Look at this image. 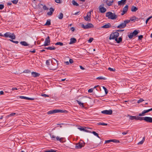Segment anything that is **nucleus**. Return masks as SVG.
<instances>
[{
	"label": "nucleus",
	"instance_id": "nucleus-50",
	"mask_svg": "<svg viewBox=\"0 0 152 152\" xmlns=\"http://www.w3.org/2000/svg\"><path fill=\"white\" fill-rule=\"evenodd\" d=\"M43 8L44 10H48V8L45 5L43 6Z\"/></svg>",
	"mask_w": 152,
	"mask_h": 152
},
{
	"label": "nucleus",
	"instance_id": "nucleus-25",
	"mask_svg": "<svg viewBox=\"0 0 152 152\" xmlns=\"http://www.w3.org/2000/svg\"><path fill=\"white\" fill-rule=\"evenodd\" d=\"M139 32V31H137L135 30L133 32H132V33L133 34V36H134L137 35L138 33Z\"/></svg>",
	"mask_w": 152,
	"mask_h": 152
},
{
	"label": "nucleus",
	"instance_id": "nucleus-13",
	"mask_svg": "<svg viewBox=\"0 0 152 152\" xmlns=\"http://www.w3.org/2000/svg\"><path fill=\"white\" fill-rule=\"evenodd\" d=\"M112 26L110 23H108L107 24L103 25L101 27L102 28H108L111 27Z\"/></svg>",
	"mask_w": 152,
	"mask_h": 152
},
{
	"label": "nucleus",
	"instance_id": "nucleus-49",
	"mask_svg": "<svg viewBox=\"0 0 152 152\" xmlns=\"http://www.w3.org/2000/svg\"><path fill=\"white\" fill-rule=\"evenodd\" d=\"M94 39L93 38L91 37L89 38V39L88 40V41L89 43H91L93 40Z\"/></svg>",
	"mask_w": 152,
	"mask_h": 152
},
{
	"label": "nucleus",
	"instance_id": "nucleus-22",
	"mask_svg": "<svg viewBox=\"0 0 152 152\" xmlns=\"http://www.w3.org/2000/svg\"><path fill=\"white\" fill-rule=\"evenodd\" d=\"M138 10L137 8L136 7H135L134 6H132V7L131 10L132 12H135Z\"/></svg>",
	"mask_w": 152,
	"mask_h": 152
},
{
	"label": "nucleus",
	"instance_id": "nucleus-9",
	"mask_svg": "<svg viewBox=\"0 0 152 152\" xmlns=\"http://www.w3.org/2000/svg\"><path fill=\"white\" fill-rule=\"evenodd\" d=\"M104 4H102V5H100L99 7V10L101 13L105 12L106 11V9L105 7H102V6H104Z\"/></svg>",
	"mask_w": 152,
	"mask_h": 152
},
{
	"label": "nucleus",
	"instance_id": "nucleus-14",
	"mask_svg": "<svg viewBox=\"0 0 152 152\" xmlns=\"http://www.w3.org/2000/svg\"><path fill=\"white\" fill-rule=\"evenodd\" d=\"M19 98L21 99H25L29 100H33L35 99L34 98H29V97H28L23 96H19Z\"/></svg>",
	"mask_w": 152,
	"mask_h": 152
},
{
	"label": "nucleus",
	"instance_id": "nucleus-30",
	"mask_svg": "<svg viewBox=\"0 0 152 152\" xmlns=\"http://www.w3.org/2000/svg\"><path fill=\"white\" fill-rule=\"evenodd\" d=\"M11 34L10 32H7L4 34V36L6 37H9Z\"/></svg>",
	"mask_w": 152,
	"mask_h": 152
},
{
	"label": "nucleus",
	"instance_id": "nucleus-7",
	"mask_svg": "<svg viewBox=\"0 0 152 152\" xmlns=\"http://www.w3.org/2000/svg\"><path fill=\"white\" fill-rule=\"evenodd\" d=\"M91 15V12H88L87 13V16L86 17H84L85 20L87 21H90Z\"/></svg>",
	"mask_w": 152,
	"mask_h": 152
},
{
	"label": "nucleus",
	"instance_id": "nucleus-31",
	"mask_svg": "<svg viewBox=\"0 0 152 152\" xmlns=\"http://www.w3.org/2000/svg\"><path fill=\"white\" fill-rule=\"evenodd\" d=\"M50 24V19H48L47 20V22L45 25L46 26H49Z\"/></svg>",
	"mask_w": 152,
	"mask_h": 152
},
{
	"label": "nucleus",
	"instance_id": "nucleus-17",
	"mask_svg": "<svg viewBox=\"0 0 152 152\" xmlns=\"http://www.w3.org/2000/svg\"><path fill=\"white\" fill-rule=\"evenodd\" d=\"M126 0H121V1H118V5H124L126 3Z\"/></svg>",
	"mask_w": 152,
	"mask_h": 152
},
{
	"label": "nucleus",
	"instance_id": "nucleus-28",
	"mask_svg": "<svg viewBox=\"0 0 152 152\" xmlns=\"http://www.w3.org/2000/svg\"><path fill=\"white\" fill-rule=\"evenodd\" d=\"M9 37L12 39H14L15 38V36L14 34H11Z\"/></svg>",
	"mask_w": 152,
	"mask_h": 152
},
{
	"label": "nucleus",
	"instance_id": "nucleus-33",
	"mask_svg": "<svg viewBox=\"0 0 152 152\" xmlns=\"http://www.w3.org/2000/svg\"><path fill=\"white\" fill-rule=\"evenodd\" d=\"M145 119V117H137V120H139V121H142L143 120H144Z\"/></svg>",
	"mask_w": 152,
	"mask_h": 152
},
{
	"label": "nucleus",
	"instance_id": "nucleus-10",
	"mask_svg": "<svg viewBox=\"0 0 152 152\" xmlns=\"http://www.w3.org/2000/svg\"><path fill=\"white\" fill-rule=\"evenodd\" d=\"M111 142H113L115 143H119L120 141L119 140H109L105 141V143H108Z\"/></svg>",
	"mask_w": 152,
	"mask_h": 152
},
{
	"label": "nucleus",
	"instance_id": "nucleus-35",
	"mask_svg": "<svg viewBox=\"0 0 152 152\" xmlns=\"http://www.w3.org/2000/svg\"><path fill=\"white\" fill-rule=\"evenodd\" d=\"M63 17V14L61 12L60 13L59 15H58V18L60 19H62Z\"/></svg>",
	"mask_w": 152,
	"mask_h": 152
},
{
	"label": "nucleus",
	"instance_id": "nucleus-16",
	"mask_svg": "<svg viewBox=\"0 0 152 152\" xmlns=\"http://www.w3.org/2000/svg\"><path fill=\"white\" fill-rule=\"evenodd\" d=\"M126 26L125 23H124V22H123L118 25L117 26V28H124Z\"/></svg>",
	"mask_w": 152,
	"mask_h": 152
},
{
	"label": "nucleus",
	"instance_id": "nucleus-53",
	"mask_svg": "<svg viewBox=\"0 0 152 152\" xmlns=\"http://www.w3.org/2000/svg\"><path fill=\"white\" fill-rule=\"evenodd\" d=\"M152 17V16H150V17H149V18H148L146 20V22H145V23H146L147 24V23L148 22V21L149 20L151 19V18Z\"/></svg>",
	"mask_w": 152,
	"mask_h": 152
},
{
	"label": "nucleus",
	"instance_id": "nucleus-36",
	"mask_svg": "<svg viewBox=\"0 0 152 152\" xmlns=\"http://www.w3.org/2000/svg\"><path fill=\"white\" fill-rule=\"evenodd\" d=\"M55 45H59L60 46H63L64 44L62 42H58L55 44Z\"/></svg>",
	"mask_w": 152,
	"mask_h": 152
},
{
	"label": "nucleus",
	"instance_id": "nucleus-5",
	"mask_svg": "<svg viewBox=\"0 0 152 152\" xmlns=\"http://www.w3.org/2000/svg\"><path fill=\"white\" fill-rule=\"evenodd\" d=\"M50 37L49 36H48L45 39L44 44L42 46H45L49 45L50 44Z\"/></svg>",
	"mask_w": 152,
	"mask_h": 152
},
{
	"label": "nucleus",
	"instance_id": "nucleus-32",
	"mask_svg": "<svg viewBox=\"0 0 152 152\" xmlns=\"http://www.w3.org/2000/svg\"><path fill=\"white\" fill-rule=\"evenodd\" d=\"M63 139V138L61 137V138H60L59 137L57 136L56 137V139L58 140L60 142H62V140Z\"/></svg>",
	"mask_w": 152,
	"mask_h": 152
},
{
	"label": "nucleus",
	"instance_id": "nucleus-46",
	"mask_svg": "<svg viewBox=\"0 0 152 152\" xmlns=\"http://www.w3.org/2000/svg\"><path fill=\"white\" fill-rule=\"evenodd\" d=\"M130 21V20H124V23H125V25L126 26V24H127L128 23H129Z\"/></svg>",
	"mask_w": 152,
	"mask_h": 152
},
{
	"label": "nucleus",
	"instance_id": "nucleus-39",
	"mask_svg": "<svg viewBox=\"0 0 152 152\" xmlns=\"http://www.w3.org/2000/svg\"><path fill=\"white\" fill-rule=\"evenodd\" d=\"M56 150H53L52 149H50L49 150L45 151L44 152H56Z\"/></svg>",
	"mask_w": 152,
	"mask_h": 152
},
{
	"label": "nucleus",
	"instance_id": "nucleus-11",
	"mask_svg": "<svg viewBox=\"0 0 152 152\" xmlns=\"http://www.w3.org/2000/svg\"><path fill=\"white\" fill-rule=\"evenodd\" d=\"M144 121L147 122L152 123V118L149 117H145Z\"/></svg>",
	"mask_w": 152,
	"mask_h": 152
},
{
	"label": "nucleus",
	"instance_id": "nucleus-1",
	"mask_svg": "<svg viewBox=\"0 0 152 152\" xmlns=\"http://www.w3.org/2000/svg\"><path fill=\"white\" fill-rule=\"evenodd\" d=\"M106 16L109 19L114 20L116 19L117 16L115 13H112L111 12H109L106 13Z\"/></svg>",
	"mask_w": 152,
	"mask_h": 152
},
{
	"label": "nucleus",
	"instance_id": "nucleus-51",
	"mask_svg": "<svg viewBox=\"0 0 152 152\" xmlns=\"http://www.w3.org/2000/svg\"><path fill=\"white\" fill-rule=\"evenodd\" d=\"M18 0H14L12 1V2L15 4H16L18 2Z\"/></svg>",
	"mask_w": 152,
	"mask_h": 152
},
{
	"label": "nucleus",
	"instance_id": "nucleus-55",
	"mask_svg": "<svg viewBox=\"0 0 152 152\" xmlns=\"http://www.w3.org/2000/svg\"><path fill=\"white\" fill-rule=\"evenodd\" d=\"M10 40L11 42H12L18 44V41H14L12 40H11V39H10Z\"/></svg>",
	"mask_w": 152,
	"mask_h": 152
},
{
	"label": "nucleus",
	"instance_id": "nucleus-52",
	"mask_svg": "<svg viewBox=\"0 0 152 152\" xmlns=\"http://www.w3.org/2000/svg\"><path fill=\"white\" fill-rule=\"evenodd\" d=\"M108 69L110 71H114L115 70V69L112 68L110 67L108 68Z\"/></svg>",
	"mask_w": 152,
	"mask_h": 152
},
{
	"label": "nucleus",
	"instance_id": "nucleus-57",
	"mask_svg": "<svg viewBox=\"0 0 152 152\" xmlns=\"http://www.w3.org/2000/svg\"><path fill=\"white\" fill-rule=\"evenodd\" d=\"M50 137L52 138L53 139V140H55V138L56 137V136L55 135H53L52 136L51 135H50Z\"/></svg>",
	"mask_w": 152,
	"mask_h": 152
},
{
	"label": "nucleus",
	"instance_id": "nucleus-3",
	"mask_svg": "<svg viewBox=\"0 0 152 152\" xmlns=\"http://www.w3.org/2000/svg\"><path fill=\"white\" fill-rule=\"evenodd\" d=\"M64 111L63 110L56 109L54 110H51L47 112V114L48 115L51 114L55 113H63Z\"/></svg>",
	"mask_w": 152,
	"mask_h": 152
},
{
	"label": "nucleus",
	"instance_id": "nucleus-58",
	"mask_svg": "<svg viewBox=\"0 0 152 152\" xmlns=\"http://www.w3.org/2000/svg\"><path fill=\"white\" fill-rule=\"evenodd\" d=\"M143 38V36L142 35H140L138 37V38L139 39L141 40L142 38Z\"/></svg>",
	"mask_w": 152,
	"mask_h": 152
},
{
	"label": "nucleus",
	"instance_id": "nucleus-47",
	"mask_svg": "<svg viewBox=\"0 0 152 152\" xmlns=\"http://www.w3.org/2000/svg\"><path fill=\"white\" fill-rule=\"evenodd\" d=\"M23 72L24 73H30L31 72V71L29 70L26 69V70H25L23 71Z\"/></svg>",
	"mask_w": 152,
	"mask_h": 152
},
{
	"label": "nucleus",
	"instance_id": "nucleus-27",
	"mask_svg": "<svg viewBox=\"0 0 152 152\" xmlns=\"http://www.w3.org/2000/svg\"><path fill=\"white\" fill-rule=\"evenodd\" d=\"M128 10V6L127 5H126L124 7L123 9V11L126 12Z\"/></svg>",
	"mask_w": 152,
	"mask_h": 152
},
{
	"label": "nucleus",
	"instance_id": "nucleus-45",
	"mask_svg": "<svg viewBox=\"0 0 152 152\" xmlns=\"http://www.w3.org/2000/svg\"><path fill=\"white\" fill-rule=\"evenodd\" d=\"M15 114H16L15 113H12L11 114L8 115L7 116V117H10V116H13L14 115H15Z\"/></svg>",
	"mask_w": 152,
	"mask_h": 152
},
{
	"label": "nucleus",
	"instance_id": "nucleus-61",
	"mask_svg": "<svg viewBox=\"0 0 152 152\" xmlns=\"http://www.w3.org/2000/svg\"><path fill=\"white\" fill-rule=\"evenodd\" d=\"M46 64L47 65H49L50 64V62L49 60H47L46 62Z\"/></svg>",
	"mask_w": 152,
	"mask_h": 152
},
{
	"label": "nucleus",
	"instance_id": "nucleus-26",
	"mask_svg": "<svg viewBox=\"0 0 152 152\" xmlns=\"http://www.w3.org/2000/svg\"><path fill=\"white\" fill-rule=\"evenodd\" d=\"M122 38L121 37H120L118 38V39L117 38H115V41L117 42L118 43H120V42L122 41Z\"/></svg>",
	"mask_w": 152,
	"mask_h": 152
},
{
	"label": "nucleus",
	"instance_id": "nucleus-18",
	"mask_svg": "<svg viewBox=\"0 0 152 152\" xmlns=\"http://www.w3.org/2000/svg\"><path fill=\"white\" fill-rule=\"evenodd\" d=\"M70 41L69 43V44H72L75 43L77 41L76 39L75 38H71L70 39Z\"/></svg>",
	"mask_w": 152,
	"mask_h": 152
},
{
	"label": "nucleus",
	"instance_id": "nucleus-21",
	"mask_svg": "<svg viewBox=\"0 0 152 152\" xmlns=\"http://www.w3.org/2000/svg\"><path fill=\"white\" fill-rule=\"evenodd\" d=\"M76 101L77 102L78 104L79 105L82 107H84V103H82L80 101L77 100Z\"/></svg>",
	"mask_w": 152,
	"mask_h": 152
},
{
	"label": "nucleus",
	"instance_id": "nucleus-6",
	"mask_svg": "<svg viewBox=\"0 0 152 152\" xmlns=\"http://www.w3.org/2000/svg\"><path fill=\"white\" fill-rule=\"evenodd\" d=\"M84 145V143L82 142H79L76 144L75 145V148L76 149H80L82 147H83Z\"/></svg>",
	"mask_w": 152,
	"mask_h": 152
},
{
	"label": "nucleus",
	"instance_id": "nucleus-19",
	"mask_svg": "<svg viewBox=\"0 0 152 152\" xmlns=\"http://www.w3.org/2000/svg\"><path fill=\"white\" fill-rule=\"evenodd\" d=\"M104 2H105L107 5L109 6H111L112 5L113 3V1L112 0L111 1H109V2H107L108 0H104Z\"/></svg>",
	"mask_w": 152,
	"mask_h": 152
},
{
	"label": "nucleus",
	"instance_id": "nucleus-40",
	"mask_svg": "<svg viewBox=\"0 0 152 152\" xmlns=\"http://www.w3.org/2000/svg\"><path fill=\"white\" fill-rule=\"evenodd\" d=\"M128 36L129 38L130 39H132L133 37L132 33H131L129 34H128Z\"/></svg>",
	"mask_w": 152,
	"mask_h": 152
},
{
	"label": "nucleus",
	"instance_id": "nucleus-38",
	"mask_svg": "<svg viewBox=\"0 0 152 152\" xmlns=\"http://www.w3.org/2000/svg\"><path fill=\"white\" fill-rule=\"evenodd\" d=\"M48 49L51 50H54L55 49V48L54 46L48 47Z\"/></svg>",
	"mask_w": 152,
	"mask_h": 152
},
{
	"label": "nucleus",
	"instance_id": "nucleus-62",
	"mask_svg": "<svg viewBox=\"0 0 152 152\" xmlns=\"http://www.w3.org/2000/svg\"><path fill=\"white\" fill-rule=\"evenodd\" d=\"M143 142H144V141L142 140L140 142H139L138 143V145L142 144L143 143Z\"/></svg>",
	"mask_w": 152,
	"mask_h": 152
},
{
	"label": "nucleus",
	"instance_id": "nucleus-43",
	"mask_svg": "<svg viewBox=\"0 0 152 152\" xmlns=\"http://www.w3.org/2000/svg\"><path fill=\"white\" fill-rule=\"evenodd\" d=\"M96 79H101V80H106V78L102 76L96 78Z\"/></svg>",
	"mask_w": 152,
	"mask_h": 152
},
{
	"label": "nucleus",
	"instance_id": "nucleus-54",
	"mask_svg": "<svg viewBox=\"0 0 152 152\" xmlns=\"http://www.w3.org/2000/svg\"><path fill=\"white\" fill-rule=\"evenodd\" d=\"M80 129L81 131H84L86 132H88V131H87V130H86V129H85L84 128H80Z\"/></svg>",
	"mask_w": 152,
	"mask_h": 152
},
{
	"label": "nucleus",
	"instance_id": "nucleus-64",
	"mask_svg": "<svg viewBox=\"0 0 152 152\" xmlns=\"http://www.w3.org/2000/svg\"><path fill=\"white\" fill-rule=\"evenodd\" d=\"M30 52L32 53H35L36 52V50H35L34 49L32 51L30 50Z\"/></svg>",
	"mask_w": 152,
	"mask_h": 152
},
{
	"label": "nucleus",
	"instance_id": "nucleus-4",
	"mask_svg": "<svg viewBox=\"0 0 152 152\" xmlns=\"http://www.w3.org/2000/svg\"><path fill=\"white\" fill-rule=\"evenodd\" d=\"M82 27L84 29H88L93 27L94 25L92 23H88L86 25L83 24Z\"/></svg>",
	"mask_w": 152,
	"mask_h": 152
},
{
	"label": "nucleus",
	"instance_id": "nucleus-15",
	"mask_svg": "<svg viewBox=\"0 0 152 152\" xmlns=\"http://www.w3.org/2000/svg\"><path fill=\"white\" fill-rule=\"evenodd\" d=\"M49 10L50 11L48 12L47 14L48 15H52L53 12L54 10V9L52 7H50Z\"/></svg>",
	"mask_w": 152,
	"mask_h": 152
},
{
	"label": "nucleus",
	"instance_id": "nucleus-2",
	"mask_svg": "<svg viewBox=\"0 0 152 152\" xmlns=\"http://www.w3.org/2000/svg\"><path fill=\"white\" fill-rule=\"evenodd\" d=\"M119 36V34L118 32H115L113 34H111L110 36L109 39L111 40L112 39H115Z\"/></svg>",
	"mask_w": 152,
	"mask_h": 152
},
{
	"label": "nucleus",
	"instance_id": "nucleus-24",
	"mask_svg": "<svg viewBox=\"0 0 152 152\" xmlns=\"http://www.w3.org/2000/svg\"><path fill=\"white\" fill-rule=\"evenodd\" d=\"M148 113V112H147V110H144L141 113H140L139 114V116H143V115H144L145 113Z\"/></svg>",
	"mask_w": 152,
	"mask_h": 152
},
{
	"label": "nucleus",
	"instance_id": "nucleus-56",
	"mask_svg": "<svg viewBox=\"0 0 152 152\" xmlns=\"http://www.w3.org/2000/svg\"><path fill=\"white\" fill-rule=\"evenodd\" d=\"M4 5L3 4H0V10H2L4 8Z\"/></svg>",
	"mask_w": 152,
	"mask_h": 152
},
{
	"label": "nucleus",
	"instance_id": "nucleus-34",
	"mask_svg": "<svg viewBox=\"0 0 152 152\" xmlns=\"http://www.w3.org/2000/svg\"><path fill=\"white\" fill-rule=\"evenodd\" d=\"M72 3L73 5L74 6H79V4L77 3L75 0H72Z\"/></svg>",
	"mask_w": 152,
	"mask_h": 152
},
{
	"label": "nucleus",
	"instance_id": "nucleus-12",
	"mask_svg": "<svg viewBox=\"0 0 152 152\" xmlns=\"http://www.w3.org/2000/svg\"><path fill=\"white\" fill-rule=\"evenodd\" d=\"M31 75L32 76L34 77H39L40 75L39 73L34 72H32L31 73Z\"/></svg>",
	"mask_w": 152,
	"mask_h": 152
},
{
	"label": "nucleus",
	"instance_id": "nucleus-37",
	"mask_svg": "<svg viewBox=\"0 0 152 152\" xmlns=\"http://www.w3.org/2000/svg\"><path fill=\"white\" fill-rule=\"evenodd\" d=\"M91 133L93 134L94 135L96 136L97 137H98L99 138H100V137L99 136L98 134L96 133L95 132V131H93L92 132H91Z\"/></svg>",
	"mask_w": 152,
	"mask_h": 152
},
{
	"label": "nucleus",
	"instance_id": "nucleus-59",
	"mask_svg": "<svg viewBox=\"0 0 152 152\" xmlns=\"http://www.w3.org/2000/svg\"><path fill=\"white\" fill-rule=\"evenodd\" d=\"M42 96L45 97H49V96L46 94H43L42 95Z\"/></svg>",
	"mask_w": 152,
	"mask_h": 152
},
{
	"label": "nucleus",
	"instance_id": "nucleus-23",
	"mask_svg": "<svg viewBox=\"0 0 152 152\" xmlns=\"http://www.w3.org/2000/svg\"><path fill=\"white\" fill-rule=\"evenodd\" d=\"M20 43L21 45L24 46H27L29 45V44L25 41H21Z\"/></svg>",
	"mask_w": 152,
	"mask_h": 152
},
{
	"label": "nucleus",
	"instance_id": "nucleus-63",
	"mask_svg": "<svg viewBox=\"0 0 152 152\" xmlns=\"http://www.w3.org/2000/svg\"><path fill=\"white\" fill-rule=\"evenodd\" d=\"M55 2L58 3H60V0H55Z\"/></svg>",
	"mask_w": 152,
	"mask_h": 152
},
{
	"label": "nucleus",
	"instance_id": "nucleus-41",
	"mask_svg": "<svg viewBox=\"0 0 152 152\" xmlns=\"http://www.w3.org/2000/svg\"><path fill=\"white\" fill-rule=\"evenodd\" d=\"M97 124L99 125H102L103 126H107V124H105L104 123H101L100 122L98 123H97Z\"/></svg>",
	"mask_w": 152,
	"mask_h": 152
},
{
	"label": "nucleus",
	"instance_id": "nucleus-44",
	"mask_svg": "<svg viewBox=\"0 0 152 152\" xmlns=\"http://www.w3.org/2000/svg\"><path fill=\"white\" fill-rule=\"evenodd\" d=\"M102 87H103V89L104 90V91H105V94H107L108 92L107 89V88L104 86H103Z\"/></svg>",
	"mask_w": 152,
	"mask_h": 152
},
{
	"label": "nucleus",
	"instance_id": "nucleus-29",
	"mask_svg": "<svg viewBox=\"0 0 152 152\" xmlns=\"http://www.w3.org/2000/svg\"><path fill=\"white\" fill-rule=\"evenodd\" d=\"M99 87V86H95L93 89V88H91V89H89L88 91V93H91L93 91V89L96 88V87Z\"/></svg>",
	"mask_w": 152,
	"mask_h": 152
},
{
	"label": "nucleus",
	"instance_id": "nucleus-8",
	"mask_svg": "<svg viewBox=\"0 0 152 152\" xmlns=\"http://www.w3.org/2000/svg\"><path fill=\"white\" fill-rule=\"evenodd\" d=\"M101 113L103 114L106 115H111L113 111L111 110H105L102 111Z\"/></svg>",
	"mask_w": 152,
	"mask_h": 152
},
{
	"label": "nucleus",
	"instance_id": "nucleus-42",
	"mask_svg": "<svg viewBox=\"0 0 152 152\" xmlns=\"http://www.w3.org/2000/svg\"><path fill=\"white\" fill-rule=\"evenodd\" d=\"M137 18L135 16H133L130 18V21H133L136 20Z\"/></svg>",
	"mask_w": 152,
	"mask_h": 152
},
{
	"label": "nucleus",
	"instance_id": "nucleus-48",
	"mask_svg": "<svg viewBox=\"0 0 152 152\" xmlns=\"http://www.w3.org/2000/svg\"><path fill=\"white\" fill-rule=\"evenodd\" d=\"M144 101V100L140 98L137 101V102L138 103H139L142 102Z\"/></svg>",
	"mask_w": 152,
	"mask_h": 152
},
{
	"label": "nucleus",
	"instance_id": "nucleus-20",
	"mask_svg": "<svg viewBox=\"0 0 152 152\" xmlns=\"http://www.w3.org/2000/svg\"><path fill=\"white\" fill-rule=\"evenodd\" d=\"M128 116L129 117V119L131 120H137V117L136 116H131L129 115H128Z\"/></svg>",
	"mask_w": 152,
	"mask_h": 152
},
{
	"label": "nucleus",
	"instance_id": "nucleus-60",
	"mask_svg": "<svg viewBox=\"0 0 152 152\" xmlns=\"http://www.w3.org/2000/svg\"><path fill=\"white\" fill-rule=\"evenodd\" d=\"M69 62L70 64H72L73 63V61L72 59H70L69 60Z\"/></svg>",
	"mask_w": 152,
	"mask_h": 152
}]
</instances>
